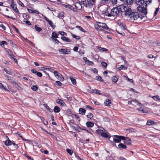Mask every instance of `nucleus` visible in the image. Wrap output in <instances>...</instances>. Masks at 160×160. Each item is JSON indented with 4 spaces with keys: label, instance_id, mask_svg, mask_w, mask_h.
Listing matches in <instances>:
<instances>
[{
    "label": "nucleus",
    "instance_id": "1",
    "mask_svg": "<svg viewBox=\"0 0 160 160\" xmlns=\"http://www.w3.org/2000/svg\"><path fill=\"white\" fill-rule=\"evenodd\" d=\"M126 7L127 4H122L118 7L113 8L111 10L110 13H107L106 15L108 17L116 16L120 12L124 13L127 9Z\"/></svg>",
    "mask_w": 160,
    "mask_h": 160
},
{
    "label": "nucleus",
    "instance_id": "2",
    "mask_svg": "<svg viewBox=\"0 0 160 160\" xmlns=\"http://www.w3.org/2000/svg\"><path fill=\"white\" fill-rule=\"evenodd\" d=\"M127 9L124 12L125 16L129 18L131 20H137L140 17L138 13L136 12H132L131 8H129L127 5Z\"/></svg>",
    "mask_w": 160,
    "mask_h": 160
},
{
    "label": "nucleus",
    "instance_id": "3",
    "mask_svg": "<svg viewBox=\"0 0 160 160\" xmlns=\"http://www.w3.org/2000/svg\"><path fill=\"white\" fill-rule=\"evenodd\" d=\"M136 3L138 6L137 8L138 11L146 15L147 13L146 5L144 0H136Z\"/></svg>",
    "mask_w": 160,
    "mask_h": 160
},
{
    "label": "nucleus",
    "instance_id": "4",
    "mask_svg": "<svg viewBox=\"0 0 160 160\" xmlns=\"http://www.w3.org/2000/svg\"><path fill=\"white\" fill-rule=\"evenodd\" d=\"M95 2L94 0H87L84 6L88 9L91 8L94 5Z\"/></svg>",
    "mask_w": 160,
    "mask_h": 160
},
{
    "label": "nucleus",
    "instance_id": "5",
    "mask_svg": "<svg viewBox=\"0 0 160 160\" xmlns=\"http://www.w3.org/2000/svg\"><path fill=\"white\" fill-rule=\"evenodd\" d=\"M98 22L99 24V26L100 27V28H102L107 30L108 31H105L106 32L108 33H109L108 31H111L112 30L111 29L108 28L105 23H102L99 22Z\"/></svg>",
    "mask_w": 160,
    "mask_h": 160
},
{
    "label": "nucleus",
    "instance_id": "6",
    "mask_svg": "<svg viewBox=\"0 0 160 160\" xmlns=\"http://www.w3.org/2000/svg\"><path fill=\"white\" fill-rule=\"evenodd\" d=\"M113 136L116 138H113V141L115 143H119L121 142V140H122L124 139V137L122 136L115 135Z\"/></svg>",
    "mask_w": 160,
    "mask_h": 160
},
{
    "label": "nucleus",
    "instance_id": "7",
    "mask_svg": "<svg viewBox=\"0 0 160 160\" xmlns=\"http://www.w3.org/2000/svg\"><path fill=\"white\" fill-rule=\"evenodd\" d=\"M11 4L10 5L11 7L12 8L13 11L16 12L19 14V12L17 8L16 4L14 2V0H11Z\"/></svg>",
    "mask_w": 160,
    "mask_h": 160
},
{
    "label": "nucleus",
    "instance_id": "8",
    "mask_svg": "<svg viewBox=\"0 0 160 160\" xmlns=\"http://www.w3.org/2000/svg\"><path fill=\"white\" fill-rule=\"evenodd\" d=\"M54 74L55 77L59 80H62L63 79L62 76L57 71H55L53 72Z\"/></svg>",
    "mask_w": 160,
    "mask_h": 160
},
{
    "label": "nucleus",
    "instance_id": "9",
    "mask_svg": "<svg viewBox=\"0 0 160 160\" xmlns=\"http://www.w3.org/2000/svg\"><path fill=\"white\" fill-rule=\"evenodd\" d=\"M42 16H43L45 20L48 23L50 26L53 29H54L55 28L56 26L55 25L53 24L51 20H49L46 16H44L43 15Z\"/></svg>",
    "mask_w": 160,
    "mask_h": 160
},
{
    "label": "nucleus",
    "instance_id": "10",
    "mask_svg": "<svg viewBox=\"0 0 160 160\" xmlns=\"http://www.w3.org/2000/svg\"><path fill=\"white\" fill-rule=\"evenodd\" d=\"M124 144L128 145H129L131 144V139L130 138L128 137H124V139H123Z\"/></svg>",
    "mask_w": 160,
    "mask_h": 160
},
{
    "label": "nucleus",
    "instance_id": "11",
    "mask_svg": "<svg viewBox=\"0 0 160 160\" xmlns=\"http://www.w3.org/2000/svg\"><path fill=\"white\" fill-rule=\"evenodd\" d=\"M59 52H62V53L68 54L70 52V51L68 49H61L58 50Z\"/></svg>",
    "mask_w": 160,
    "mask_h": 160
},
{
    "label": "nucleus",
    "instance_id": "12",
    "mask_svg": "<svg viewBox=\"0 0 160 160\" xmlns=\"http://www.w3.org/2000/svg\"><path fill=\"white\" fill-rule=\"evenodd\" d=\"M31 71L36 75H37L38 77H41L42 76V74L40 72L37 71L35 69H32L31 70Z\"/></svg>",
    "mask_w": 160,
    "mask_h": 160
},
{
    "label": "nucleus",
    "instance_id": "13",
    "mask_svg": "<svg viewBox=\"0 0 160 160\" xmlns=\"http://www.w3.org/2000/svg\"><path fill=\"white\" fill-rule=\"evenodd\" d=\"M75 7L79 10H81L82 7H83L82 5H81L80 3L78 2H76L74 5Z\"/></svg>",
    "mask_w": 160,
    "mask_h": 160
},
{
    "label": "nucleus",
    "instance_id": "14",
    "mask_svg": "<svg viewBox=\"0 0 160 160\" xmlns=\"http://www.w3.org/2000/svg\"><path fill=\"white\" fill-rule=\"evenodd\" d=\"M56 102L57 103L60 104L61 106H63L65 105V103L63 102V101L62 100L60 99H58L56 100Z\"/></svg>",
    "mask_w": 160,
    "mask_h": 160
},
{
    "label": "nucleus",
    "instance_id": "15",
    "mask_svg": "<svg viewBox=\"0 0 160 160\" xmlns=\"http://www.w3.org/2000/svg\"><path fill=\"white\" fill-rule=\"evenodd\" d=\"M118 148L120 150H122L126 149L127 148L126 145L122 143H120L118 145Z\"/></svg>",
    "mask_w": 160,
    "mask_h": 160
},
{
    "label": "nucleus",
    "instance_id": "16",
    "mask_svg": "<svg viewBox=\"0 0 160 160\" xmlns=\"http://www.w3.org/2000/svg\"><path fill=\"white\" fill-rule=\"evenodd\" d=\"M96 48L101 52H104L108 51V49L105 48L100 47L98 46L96 47Z\"/></svg>",
    "mask_w": 160,
    "mask_h": 160
},
{
    "label": "nucleus",
    "instance_id": "17",
    "mask_svg": "<svg viewBox=\"0 0 160 160\" xmlns=\"http://www.w3.org/2000/svg\"><path fill=\"white\" fill-rule=\"evenodd\" d=\"M86 126L88 128H92L94 126V123L92 122L88 121L86 123Z\"/></svg>",
    "mask_w": 160,
    "mask_h": 160
},
{
    "label": "nucleus",
    "instance_id": "18",
    "mask_svg": "<svg viewBox=\"0 0 160 160\" xmlns=\"http://www.w3.org/2000/svg\"><path fill=\"white\" fill-rule=\"evenodd\" d=\"M111 103V101L110 100L107 98L104 101V104L106 106H109Z\"/></svg>",
    "mask_w": 160,
    "mask_h": 160
},
{
    "label": "nucleus",
    "instance_id": "19",
    "mask_svg": "<svg viewBox=\"0 0 160 160\" xmlns=\"http://www.w3.org/2000/svg\"><path fill=\"white\" fill-rule=\"evenodd\" d=\"M12 84L16 88L18 89H21L22 88L21 87L18 85V84L15 82L13 81Z\"/></svg>",
    "mask_w": 160,
    "mask_h": 160
},
{
    "label": "nucleus",
    "instance_id": "20",
    "mask_svg": "<svg viewBox=\"0 0 160 160\" xmlns=\"http://www.w3.org/2000/svg\"><path fill=\"white\" fill-rule=\"evenodd\" d=\"M60 108L57 106L54 107L53 109V111L55 113H58L60 112Z\"/></svg>",
    "mask_w": 160,
    "mask_h": 160
},
{
    "label": "nucleus",
    "instance_id": "21",
    "mask_svg": "<svg viewBox=\"0 0 160 160\" xmlns=\"http://www.w3.org/2000/svg\"><path fill=\"white\" fill-rule=\"evenodd\" d=\"M110 0H102L99 3L100 6L103 5L108 3Z\"/></svg>",
    "mask_w": 160,
    "mask_h": 160
},
{
    "label": "nucleus",
    "instance_id": "22",
    "mask_svg": "<svg viewBox=\"0 0 160 160\" xmlns=\"http://www.w3.org/2000/svg\"><path fill=\"white\" fill-rule=\"evenodd\" d=\"M79 112L80 114H84L86 112V110L83 108H80L79 110Z\"/></svg>",
    "mask_w": 160,
    "mask_h": 160
},
{
    "label": "nucleus",
    "instance_id": "23",
    "mask_svg": "<svg viewBox=\"0 0 160 160\" xmlns=\"http://www.w3.org/2000/svg\"><path fill=\"white\" fill-rule=\"evenodd\" d=\"M39 117L44 125H47L48 124V121L45 120L44 118L42 117Z\"/></svg>",
    "mask_w": 160,
    "mask_h": 160
},
{
    "label": "nucleus",
    "instance_id": "24",
    "mask_svg": "<svg viewBox=\"0 0 160 160\" xmlns=\"http://www.w3.org/2000/svg\"><path fill=\"white\" fill-rule=\"evenodd\" d=\"M8 138V140H6L5 141V145H6L7 146H9L11 145H12V142Z\"/></svg>",
    "mask_w": 160,
    "mask_h": 160
},
{
    "label": "nucleus",
    "instance_id": "25",
    "mask_svg": "<svg viewBox=\"0 0 160 160\" xmlns=\"http://www.w3.org/2000/svg\"><path fill=\"white\" fill-rule=\"evenodd\" d=\"M64 13L63 12H62L58 14L57 17L60 19H62L64 17Z\"/></svg>",
    "mask_w": 160,
    "mask_h": 160
},
{
    "label": "nucleus",
    "instance_id": "26",
    "mask_svg": "<svg viewBox=\"0 0 160 160\" xmlns=\"http://www.w3.org/2000/svg\"><path fill=\"white\" fill-rule=\"evenodd\" d=\"M61 39L63 41H65L66 42H70L71 41L70 40L69 38H67L65 37H62L61 38Z\"/></svg>",
    "mask_w": 160,
    "mask_h": 160
},
{
    "label": "nucleus",
    "instance_id": "27",
    "mask_svg": "<svg viewBox=\"0 0 160 160\" xmlns=\"http://www.w3.org/2000/svg\"><path fill=\"white\" fill-rule=\"evenodd\" d=\"M98 22H97V25H94L95 28L98 30H99L100 31L103 30V29L100 28V27H99Z\"/></svg>",
    "mask_w": 160,
    "mask_h": 160
},
{
    "label": "nucleus",
    "instance_id": "28",
    "mask_svg": "<svg viewBox=\"0 0 160 160\" xmlns=\"http://www.w3.org/2000/svg\"><path fill=\"white\" fill-rule=\"evenodd\" d=\"M101 135L103 138H110V136H109L108 134L105 132H102L101 133Z\"/></svg>",
    "mask_w": 160,
    "mask_h": 160
},
{
    "label": "nucleus",
    "instance_id": "29",
    "mask_svg": "<svg viewBox=\"0 0 160 160\" xmlns=\"http://www.w3.org/2000/svg\"><path fill=\"white\" fill-rule=\"evenodd\" d=\"M0 89H3L6 91L9 92V91L7 89V88L5 86L2 84V83L0 82Z\"/></svg>",
    "mask_w": 160,
    "mask_h": 160
},
{
    "label": "nucleus",
    "instance_id": "30",
    "mask_svg": "<svg viewBox=\"0 0 160 160\" xmlns=\"http://www.w3.org/2000/svg\"><path fill=\"white\" fill-rule=\"evenodd\" d=\"M87 0H78V2L80 3L81 5L84 6L86 3Z\"/></svg>",
    "mask_w": 160,
    "mask_h": 160
},
{
    "label": "nucleus",
    "instance_id": "31",
    "mask_svg": "<svg viewBox=\"0 0 160 160\" xmlns=\"http://www.w3.org/2000/svg\"><path fill=\"white\" fill-rule=\"evenodd\" d=\"M132 102H133L134 103L136 104L139 106H142V104L141 103L139 102L136 100H132Z\"/></svg>",
    "mask_w": 160,
    "mask_h": 160
},
{
    "label": "nucleus",
    "instance_id": "32",
    "mask_svg": "<svg viewBox=\"0 0 160 160\" xmlns=\"http://www.w3.org/2000/svg\"><path fill=\"white\" fill-rule=\"evenodd\" d=\"M152 98L156 101H160V98L159 97L158 95L153 96L152 97Z\"/></svg>",
    "mask_w": 160,
    "mask_h": 160
},
{
    "label": "nucleus",
    "instance_id": "33",
    "mask_svg": "<svg viewBox=\"0 0 160 160\" xmlns=\"http://www.w3.org/2000/svg\"><path fill=\"white\" fill-rule=\"evenodd\" d=\"M155 123L154 121L152 120H148L147 122V125H151L152 124H154Z\"/></svg>",
    "mask_w": 160,
    "mask_h": 160
},
{
    "label": "nucleus",
    "instance_id": "34",
    "mask_svg": "<svg viewBox=\"0 0 160 160\" xmlns=\"http://www.w3.org/2000/svg\"><path fill=\"white\" fill-rule=\"evenodd\" d=\"M144 1L145 4L146 5V7L148 5L152 2V0H144Z\"/></svg>",
    "mask_w": 160,
    "mask_h": 160
},
{
    "label": "nucleus",
    "instance_id": "35",
    "mask_svg": "<svg viewBox=\"0 0 160 160\" xmlns=\"http://www.w3.org/2000/svg\"><path fill=\"white\" fill-rule=\"evenodd\" d=\"M52 38H57L58 37V34L55 32H53L52 34Z\"/></svg>",
    "mask_w": 160,
    "mask_h": 160
},
{
    "label": "nucleus",
    "instance_id": "36",
    "mask_svg": "<svg viewBox=\"0 0 160 160\" xmlns=\"http://www.w3.org/2000/svg\"><path fill=\"white\" fill-rule=\"evenodd\" d=\"M96 79L97 80H98L100 82H103V79H102V77L100 76H96Z\"/></svg>",
    "mask_w": 160,
    "mask_h": 160
},
{
    "label": "nucleus",
    "instance_id": "37",
    "mask_svg": "<svg viewBox=\"0 0 160 160\" xmlns=\"http://www.w3.org/2000/svg\"><path fill=\"white\" fill-rule=\"evenodd\" d=\"M34 28L38 32H40L42 30V29L41 28L38 27L36 25H35L34 26Z\"/></svg>",
    "mask_w": 160,
    "mask_h": 160
},
{
    "label": "nucleus",
    "instance_id": "38",
    "mask_svg": "<svg viewBox=\"0 0 160 160\" xmlns=\"http://www.w3.org/2000/svg\"><path fill=\"white\" fill-rule=\"evenodd\" d=\"M23 22H25L28 25H31L30 22L29 21L27 20V19L25 18H24V19H23Z\"/></svg>",
    "mask_w": 160,
    "mask_h": 160
},
{
    "label": "nucleus",
    "instance_id": "39",
    "mask_svg": "<svg viewBox=\"0 0 160 160\" xmlns=\"http://www.w3.org/2000/svg\"><path fill=\"white\" fill-rule=\"evenodd\" d=\"M63 6L66 8H68L70 9H71L72 6L70 4H68V5L63 4Z\"/></svg>",
    "mask_w": 160,
    "mask_h": 160
},
{
    "label": "nucleus",
    "instance_id": "40",
    "mask_svg": "<svg viewBox=\"0 0 160 160\" xmlns=\"http://www.w3.org/2000/svg\"><path fill=\"white\" fill-rule=\"evenodd\" d=\"M44 106L46 108V109H48L50 112H52V110L47 105V104H44Z\"/></svg>",
    "mask_w": 160,
    "mask_h": 160
},
{
    "label": "nucleus",
    "instance_id": "41",
    "mask_svg": "<svg viewBox=\"0 0 160 160\" xmlns=\"http://www.w3.org/2000/svg\"><path fill=\"white\" fill-rule=\"evenodd\" d=\"M70 78L72 82V84L74 85H75L76 84V79L73 78L72 77H70Z\"/></svg>",
    "mask_w": 160,
    "mask_h": 160
},
{
    "label": "nucleus",
    "instance_id": "42",
    "mask_svg": "<svg viewBox=\"0 0 160 160\" xmlns=\"http://www.w3.org/2000/svg\"><path fill=\"white\" fill-rule=\"evenodd\" d=\"M58 33L59 34H60L62 36H67V33L63 31H59L58 32Z\"/></svg>",
    "mask_w": 160,
    "mask_h": 160
},
{
    "label": "nucleus",
    "instance_id": "43",
    "mask_svg": "<svg viewBox=\"0 0 160 160\" xmlns=\"http://www.w3.org/2000/svg\"><path fill=\"white\" fill-rule=\"evenodd\" d=\"M112 79V81L115 83L117 82L118 80V78L116 76L113 77Z\"/></svg>",
    "mask_w": 160,
    "mask_h": 160
},
{
    "label": "nucleus",
    "instance_id": "44",
    "mask_svg": "<svg viewBox=\"0 0 160 160\" xmlns=\"http://www.w3.org/2000/svg\"><path fill=\"white\" fill-rule=\"evenodd\" d=\"M31 89L33 91H36L38 90V87L36 85H32L31 87Z\"/></svg>",
    "mask_w": 160,
    "mask_h": 160
},
{
    "label": "nucleus",
    "instance_id": "45",
    "mask_svg": "<svg viewBox=\"0 0 160 160\" xmlns=\"http://www.w3.org/2000/svg\"><path fill=\"white\" fill-rule=\"evenodd\" d=\"M7 42L5 41H2L0 42V45L2 47H3L4 45H7Z\"/></svg>",
    "mask_w": 160,
    "mask_h": 160
},
{
    "label": "nucleus",
    "instance_id": "46",
    "mask_svg": "<svg viewBox=\"0 0 160 160\" xmlns=\"http://www.w3.org/2000/svg\"><path fill=\"white\" fill-rule=\"evenodd\" d=\"M87 116V118L92 119V118L93 114L92 113H89Z\"/></svg>",
    "mask_w": 160,
    "mask_h": 160
},
{
    "label": "nucleus",
    "instance_id": "47",
    "mask_svg": "<svg viewBox=\"0 0 160 160\" xmlns=\"http://www.w3.org/2000/svg\"><path fill=\"white\" fill-rule=\"evenodd\" d=\"M100 91L98 89H95L93 90V92L95 93L96 94H98L99 95H101V93L100 92Z\"/></svg>",
    "mask_w": 160,
    "mask_h": 160
},
{
    "label": "nucleus",
    "instance_id": "48",
    "mask_svg": "<svg viewBox=\"0 0 160 160\" xmlns=\"http://www.w3.org/2000/svg\"><path fill=\"white\" fill-rule=\"evenodd\" d=\"M66 151L70 155H72L73 153V151L72 150L69 149H67Z\"/></svg>",
    "mask_w": 160,
    "mask_h": 160
},
{
    "label": "nucleus",
    "instance_id": "49",
    "mask_svg": "<svg viewBox=\"0 0 160 160\" xmlns=\"http://www.w3.org/2000/svg\"><path fill=\"white\" fill-rule=\"evenodd\" d=\"M120 68V69L123 70H127V68L126 67L124 66L123 65H121Z\"/></svg>",
    "mask_w": 160,
    "mask_h": 160
},
{
    "label": "nucleus",
    "instance_id": "50",
    "mask_svg": "<svg viewBox=\"0 0 160 160\" xmlns=\"http://www.w3.org/2000/svg\"><path fill=\"white\" fill-rule=\"evenodd\" d=\"M72 36L73 37V38H76L77 40H79L80 39V38L79 36H77L73 34H72Z\"/></svg>",
    "mask_w": 160,
    "mask_h": 160
},
{
    "label": "nucleus",
    "instance_id": "51",
    "mask_svg": "<svg viewBox=\"0 0 160 160\" xmlns=\"http://www.w3.org/2000/svg\"><path fill=\"white\" fill-rule=\"evenodd\" d=\"M76 28H79L80 30L83 32H85V30L83 29L81 26H77L76 27Z\"/></svg>",
    "mask_w": 160,
    "mask_h": 160
},
{
    "label": "nucleus",
    "instance_id": "52",
    "mask_svg": "<svg viewBox=\"0 0 160 160\" xmlns=\"http://www.w3.org/2000/svg\"><path fill=\"white\" fill-rule=\"evenodd\" d=\"M62 84L61 82L59 81H56L55 82V84L58 86H61Z\"/></svg>",
    "mask_w": 160,
    "mask_h": 160
},
{
    "label": "nucleus",
    "instance_id": "53",
    "mask_svg": "<svg viewBox=\"0 0 160 160\" xmlns=\"http://www.w3.org/2000/svg\"><path fill=\"white\" fill-rule=\"evenodd\" d=\"M23 16L24 18H25L26 19H29L30 18V15L29 14H24V15H23Z\"/></svg>",
    "mask_w": 160,
    "mask_h": 160
},
{
    "label": "nucleus",
    "instance_id": "54",
    "mask_svg": "<svg viewBox=\"0 0 160 160\" xmlns=\"http://www.w3.org/2000/svg\"><path fill=\"white\" fill-rule=\"evenodd\" d=\"M160 12V8H159L156 9L154 12V15H156L159 12Z\"/></svg>",
    "mask_w": 160,
    "mask_h": 160
},
{
    "label": "nucleus",
    "instance_id": "55",
    "mask_svg": "<svg viewBox=\"0 0 160 160\" xmlns=\"http://www.w3.org/2000/svg\"><path fill=\"white\" fill-rule=\"evenodd\" d=\"M102 65L104 68H106L107 66V63L105 62H101Z\"/></svg>",
    "mask_w": 160,
    "mask_h": 160
},
{
    "label": "nucleus",
    "instance_id": "56",
    "mask_svg": "<svg viewBox=\"0 0 160 160\" xmlns=\"http://www.w3.org/2000/svg\"><path fill=\"white\" fill-rule=\"evenodd\" d=\"M137 110H138L139 111H141L143 113H145V110L143 109H142L141 108H138Z\"/></svg>",
    "mask_w": 160,
    "mask_h": 160
},
{
    "label": "nucleus",
    "instance_id": "57",
    "mask_svg": "<svg viewBox=\"0 0 160 160\" xmlns=\"http://www.w3.org/2000/svg\"><path fill=\"white\" fill-rule=\"evenodd\" d=\"M19 4L20 5L21 7H24L25 6L23 3H22L20 1H18V2Z\"/></svg>",
    "mask_w": 160,
    "mask_h": 160
},
{
    "label": "nucleus",
    "instance_id": "58",
    "mask_svg": "<svg viewBox=\"0 0 160 160\" xmlns=\"http://www.w3.org/2000/svg\"><path fill=\"white\" fill-rule=\"evenodd\" d=\"M96 132L98 134L101 135V133L102 132V131H101L99 129H98L96 131Z\"/></svg>",
    "mask_w": 160,
    "mask_h": 160
},
{
    "label": "nucleus",
    "instance_id": "59",
    "mask_svg": "<svg viewBox=\"0 0 160 160\" xmlns=\"http://www.w3.org/2000/svg\"><path fill=\"white\" fill-rule=\"evenodd\" d=\"M75 157L77 158V159H79L80 160H83L79 156L78 154H76L75 155Z\"/></svg>",
    "mask_w": 160,
    "mask_h": 160
},
{
    "label": "nucleus",
    "instance_id": "60",
    "mask_svg": "<svg viewBox=\"0 0 160 160\" xmlns=\"http://www.w3.org/2000/svg\"><path fill=\"white\" fill-rule=\"evenodd\" d=\"M87 63H86L87 64L90 65L93 64V62L92 61H90L89 60H87Z\"/></svg>",
    "mask_w": 160,
    "mask_h": 160
},
{
    "label": "nucleus",
    "instance_id": "61",
    "mask_svg": "<svg viewBox=\"0 0 160 160\" xmlns=\"http://www.w3.org/2000/svg\"><path fill=\"white\" fill-rule=\"evenodd\" d=\"M148 57L149 58H154V56L152 55V54H149L148 55Z\"/></svg>",
    "mask_w": 160,
    "mask_h": 160
},
{
    "label": "nucleus",
    "instance_id": "62",
    "mask_svg": "<svg viewBox=\"0 0 160 160\" xmlns=\"http://www.w3.org/2000/svg\"><path fill=\"white\" fill-rule=\"evenodd\" d=\"M0 27L2 28L3 30H5L6 29L5 27L3 24H1L0 25Z\"/></svg>",
    "mask_w": 160,
    "mask_h": 160
},
{
    "label": "nucleus",
    "instance_id": "63",
    "mask_svg": "<svg viewBox=\"0 0 160 160\" xmlns=\"http://www.w3.org/2000/svg\"><path fill=\"white\" fill-rule=\"evenodd\" d=\"M53 39L56 44H58L60 43L59 41L57 39Z\"/></svg>",
    "mask_w": 160,
    "mask_h": 160
},
{
    "label": "nucleus",
    "instance_id": "64",
    "mask_svg": "<svg viewBox=\"0 0 160 160\" xmlns=\"http://www.w3.org/2000/svg\"><path fill=\"white\" fill-rule=\"evenodd\" d=\"M27 9L28 11V12L30 13H33V11H34L33 10H32V9H28V8H27Z\"/></svg>",
    "mask_w": 160,
    "mask_h": 160
}]
</instances>
